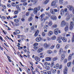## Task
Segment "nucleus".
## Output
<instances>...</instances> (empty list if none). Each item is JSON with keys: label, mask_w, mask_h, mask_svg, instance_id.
Here are the masks:
<instances>
[{"label": "nucleus", "mask_w": 74, "mask_h": 74, "mask_svg": "<svg viewBox=\"0 0 74 74\" xmlns=\"http://www.w3.org/2000/svg\"><path fill=\"white\" fill-rule=\"evenodd\" d=\"M50 12L51 14L55 15V13L58 12V10L56 9L51 8L50 9Z\"/></svg>", "instance_id": "f257e3e1"}, {"label": "nucleus", "mask_w": 74, "mask_h": 74, "mask_svg": "<svg viewBox=\"0 0 74 74\" xmlns=\"http://www.w3.org/2000/svg\"><path fill=\"white\" fill-rule=\"evenodd\" d=\"M61 27H64L65 26H67V23H66L65 21H62V22L61 23Z\"/></svg>", "instance_id": "f03ea898"}, {"label": "nucleus", "mask_w": 74, "mask_h": 74, "mask_svg": "<svg viewBox=\"0 0 74 74\" xmlns=\"http://www.w3.org/2000/svg\"><path fill=\"white\" fill-rule=\"evenodd\" d=\"M65 16H67V17H72V14H70L69 13V12H66L65 14H64Z\"/></svg>", "instance_id": "7ed1b4c3"}, {"label": "nucleus", "mask_w": 74, "mask_h": 74, "mask_svg": "<svg viewBox=\"0 0 74 74\" xmlns=\"http://www.w3.org/2000/svg\"><path fill=\"white\" fill-rule=\"evenodd\" d=\"M44 46L45 48H49L51 46V43H49L48 44L45 43L44 44Z\"/></svg>", "instance_id": "20e7f679"}, {"label": "nucleus", "mask_w": 74, "mask_h": 74, "mask_svg": "<svg viewBox=\"0 0 74 74\" xmlns=\"http://www.w3.org/2000/svg\"><path fill=\"white\" fill-rule=\"evenodd\" d=\"M70 23V26L69 28V29L71 30H73V26H74V22L71 21Z\"/></svg>", "instance_id": "39448f33"}, {"label": "nucleus", "mask_w": 74, "mask_h": 74, "mask_svg": "<svg viewBox=\"0 0 74 74\" xmlns=\"http://www.w3.org/2000/svg\"><path fill=\"white\" fill-rule=\"evenodd\" d=\"M51 6H53L54 8H56L57 7V5L56 4V2L53 1L51 3Z\"/></svg>", "instance_id": "423d86ee"}, {"label": "nucleus", "mask_w": 74, "mask_h": 74, "mask_svg": "<svg viewBox=\"0 0 74 74\" xmlns=\"http://www.w3.org/2000/svg\"><path fill=\"white\" fill-rule=\"evenodd\" d=\"M68 8H69V11H71L73 10V6L71 5H69L67 7Z\"/></svg>", "instance_id": "0eeeda50"}, {"label": "nucleus", "mask_w": 74, "mask_h": 74, "mask_svg": "<svg viewBox=\"0 0 74 74\" xmlns=\"http://www.w3.org/2000/svg\"><path fill=\"white\" fill-rule=\"evenodd\" d=\"M50 18L52 20H56L57 19L56 16L55 15H52Z\"/></svg>", "instance_id": "6e6552de"}, {"label": "nucleus", "mask_w": 74, "mask_h": 74, "mask_svg": "<svg viewBox=\"0 0 74 74\" xmlns=\"http://www.w3.org/2000/svg\"><path fill=\"white\" fill-rule=\"evenodd\" d=\"M38 12V11L37 10V7H35L34 9L33 13L34 14H37Z\"/></svg>", "instance_id": "1a4fd4ad"}, {"label": "nucleus", "mask_w": 74, "mask_h": 74, "mask_svg": "<svg viewBox=\"0 0 74 74\" xmlns=\"http://www.w3.org/2000/svg\"><path fill=\"white\" fill-rule=\"evenodd\" d=\"M58 28H56L54 29V34L56 35H57V34H58Z\"/></svg>", "instance_id": "9d476101"}, {"label": "nucleus", "mask_w": 74, "mask_h": 74, "mask_svg": "<svg viewBox=\"0 0 74 74\" xmlns=\"http://www.w3.org/2000/svg\"><path fill=\"white\" fill-rule=\"evenodd\" d=\"M63 73L64 74H67V67H65L64 69V70Z\"/></svg>", "instance_id": "9b49d317"}, {"label": "nucleus", "mask_w": 74, "mask_h": 74, "mask_svg": "<svg viewBox=\"0 0 74 74\" xmlns=\"http://www.w3.org/2000/svg\"><path fill=\"white\" fill-rule=\"evenodd\" d=\"M35 59L36 62H38L40 61V58H39V57H38L37 56H36L35 57Z\"/></svg>", "instance_id": "f8f14e48"}, {"label": "nucleus", "mask_w": 74, "mask_h": 74, "mask_svg": "<svg viewBox=\"0 0 74 74\" xmlns=\"http://www.w3.org/2000/svg\"><path fill=\"white\" fill-rule=\"evenodd\" d=\"M53 34V32L52 31H50L48 34V35L49 36H52Z\"/></svg>", "instance_id": "ddd939ff"}, {"label": "nucleus", "mask_w": 74, "mask_h": 74, "mask_svg": "<svg viewBox=\"0 0 74 74\" xmlns=\"http://www.w3.org/2000/svg\"><path fill=\"white\" fill-rule=\"evenodd\" d=\"M42 51H43V49L42 48H40L38 49L37 51L38 53H40Z\"/></svg>", "instance_id": "4468645a"}, {"label": "nucleus", "mask_w": 74, "mask_h": 74, "mask_svg": "<svg viewBox=\"0 0 74 74\" xmlns=\"http://www.w3.org/2000/svg\"><path fill=\"white\" fill-rule=\"evenodd\" d=\"M65 58V54H62L61 56V60H64V59Z\"/></svg>", "instance_id": "2eb2a0df"}, {"label": "nucleus", "mask_w": 74, "mask_h": 74, "mask_svg": "<svg viewBox=\"0 0 74 74\" xmlns=\"http://www.w3.org/2000/svg\"><path fill=\"white\" fill-rule=\"evenodd\" d=\"M64 10L63 9H62L60 11V14L61 15H64Z\"/></svg>", "instance_id": "dca6fc26"}, {"label": "nucleus", "mask_w": 74, "mask_h": 74, "mask_svg": "<svg viewBox=\"0 0 74 74\" xmlns=\"http://www.w3.org/2000/svg\"><path fill=\"white\" fill-rule=\"evenodd\" d=\"M69 25H67L64 28V30L65 32H67L69 30Z\"/></svg>", "instance_id": "f3484780"}, {"label": "nucleus", "mask_w": 74, "mask_h": 74, "mask_svg": "<svg viewBox=\"0 0 74 74\" xmlns=\"http://www.w3.org/2000/svg\"><path fill=\"white\" fill-rule=\"evenodd\" d=\"M38 33H39V30H37V31L35 32V33L34 35V36L35 37H37V36H38Z\"/></svg>", "instance_id": "a211bd4d"}, {"label": "nucleus", "mask_w": 74, "mask_h": 74, "mask_svg": "<svg viewBox=\"0 0 74 74\" xmlns=\"http://www.w3.org/2000/svg\"><path fill=\"white\" fill-rule=\"evenodd\" d=\"M45 14H41L40 16L39 17V19H41L43 17H44V16H45Z\"/></svg>", "instance_id": "6ab92c4d"}, {"label": "nucleus", "mask_w": 74, "mask_h": 74, "mask_svg": "<svg viewBox=\"0 0 74 74\" xmlns=\"http://www.w3.org/2000/svg\"><path fill=\"white\" fill-rule=\"evenodd\" d=\"M51 58L50 57H47L45 58V61H50L51 60Z\"/></svg>", "instance_id": "aec40b11"}, {"label": "nucleus", "mask_w": 74, "mask_h": 74, "mask_svg": "<svg viewBox=\"0 0 74 74\" xmlns=\"http://www.w3.org/2000/svg\"><path fill=\"white\" fill-rule=\"evenodd\" d=\"M41 40V37H38L36 39V41H37L38 42L40 41Z\"/></svg>", "instance_id": "412c9836"}, {"label": "nucleus", "mask_w": 74, "mask_h": 74, "mask_svg": "<svg viewBox=\"0 0 74 74\" xmlns=\"http://www.w3.org/2000/svg\"><path fill=\"white\" fill-rule=\"evenodd\" d=\"M62 39V41H63V42H67V39L65 38H61Z\"/></svg>", "instance_id": "4be33fe9"}, {"label": "nucleus", "mask_w": 74, "mask_h": 74, "mask_svg": "<svg viewBox=\"0 0 74 74\" xmlns=\"http://www.w3.org/2000/svg\"><path fill=\"white\" fill-rule=\"evenodd\" d=\"M59 3L60 4H64V1L63 0H59Z\"/></svg>", "instance_id": "5701e85b"}, {"label": "nucleus", "mask_w": 74, "mask_h": 74, "mask_svg": "<svg viewBox=\"0 0 74 74\" xmlns=\"http://www.w3.org/2000/svg\"><path fill=\"white\" fill-rule=\"evenodd\" d=\"M53 52L51 50H48L47 51V53L48 54H51Z\"/></svg>", "instance_id": "b1692460"}, {"label": "nucleus", "mask_w": 74, "mask_h": 74, "mask_svg": "<svg viewBox=\"0 0 74 74\" xmlns=\"http://www.w3.org/2000/svg\"><path fill=\"white\" fill-rule=\"evenodd\" d=\"M33 20V17H30L28 19V21L29 22H31Z\"/></svg>", "instance_id": "393cba45"}, {"label": "nucleus", "mask_w": 74, "mask_h": 74, "mask_svg": "<svg viewBox=\"0 0 74 74\" xmlns=\"http://www.w3.org/2000/svg\"><path fill=\"white\" fill-rule=\"evenodd\" d=\"M63 51V49L62 48H61L60 49V51L59 52V55H61V53H62V52Z\"/></svg>", "instance_id": "a878e982"}, {"label": "nucleus", "mask_w": 74, "mask_h": 74, "mask_svg": "<svg viewBox=\"0 0 74 74\" xmlns=\"http://www.w3.org/2000/svg\"><path fill=\"white\" fill-rule=\"evenodd\" d=\"M71 58H72V55L71 54L68 57V60H70L71 59Z\"/></svg>", "instance_id": "bb28decb"}, {"label": "nucleus", "mask_w": 74, "mask_h": 74, "mask_svg": "<svg viewBox=\"0 0 74 74\" xmlns=\"http://www.w3.org/2000/svg\"><path fill=\"white\" fill-rule=\"evenodd\" d=\"M49 25L50 26H51L52 25L53 23H52V22L51 21H50L48 22Z\"/></svg>", "instance_id": "cd10ccee"}, {"label": "nucleus", "mask_w": 74, "mask_h": 74, "mask_svg": "<svg viewBox=\"0 0 74 74\" xmlns=\"http://www.w3.org/2000/svg\"><path fill=\"white\" fill-rule=\"evenodd\" d=\"M34 27H35V26H34V25H33L31 27V30H34Z\"/></svg>", "instance_id": "c85d7f7f"}, {"label": "nucleus", "mask_w": 74, "mask_h": 74, "mask_svg": "<svg viewBox=\"0 0 74 74\" xmlns=\"http://www.w3.org/2000/svg\"><path fill=\"white\" fill-rule=\"evenodd\" d=\"M56 38V36H55L53 35V36L51 38V39L52 40H55Z\"/></svg>", "instance_id": "c756f323"}, {"label": "nucleus", "mask_w": 74, "mask_h": 74, "mask_svg": "<svg viewBox=\"0 0 74 74\" xmlns=\"http://www.w3.org/2000/svg\"><path fill=\"white\" fill-rule=\"evenodd\" d=\"M71 62H68L67 64V66L68 67H69L70 66H71Z\"/></svg>", "instance_id": "7c9ffc66"}, {"label": "nucleus", "mask_w": 74, "mask_h": 74, "mask_svg": "<svg viewBox=\"0 0 74 74\" xmlns=\"http://www.w3.org/2000/svg\"><path fill=\"white\" fill-rule=\"evenodd\" d=\"M58 59V58L57 57H54L53 59L52 60L53 61H56Z\"/></svg>", "instance_id": "2f4dec72"}, {"label": "nucleus", "mask_w": 74, "mask_h": 74, "mask_svg": "<svg viewBox=\"0 0 74 74\" xmlns=\"http://www.w3.org/2000/svg\"><path fill=\"white\" fill-rule=\"evenodd\" d=\"M14 21L16 23H18L19 22V19H14Z\"/></svg>", "instance_id": "473e14b6"}, {"label": "nucleus", "mask_w": 74, "mask_h": 74, "mask_svg": "<svg viewBox=\"0 0 74 74\" xmlns=\"http://www.w3.org/2000/svg\"><path fill=\"white\" fill-rule=\"evenodd\" d=\"M59 64H57L56 66V69H58L59 68Z\"/></svg>", "instance_id": "72a5a7b5"}, {"label": "nucleus", "mask_w": 74, "mask_h": 74, "mask_svg": "<svg viewBox=\"0 0 74 74\" xmlns=\"http://www.w3.org/2000/svg\"><path fill=\"white\" fill-rule=\"evenodd\" d=\"M39 19L40 20V21L41 22H43V23H44V22H45V19H44V18L43 19L42 18L41 19Z\"/></svg>", "instance_id": "f704fd0d"}, {"label": "nucleus", "mask_w": 74, "mask_h": 74, "mask_svg": "<svg viewBox=\"0 0 74 74\" xmlns=\"http://www.w3.org/2000/svg\"><path fill=\"white\" fill-rule=\"evenodd\" d=\"M60 44H58L56 45V48L57 49H59L60 48Z\"/></svg>", "instance_id": "c9c22d12"}, {"label": "nucleus", "mask_w": 74, "mask_h": 74, "mask_svg": "<svg viewBox=\"0 0 74 74\" xmlns=\"http://www.w3.org/2000/svg\"><path fill=\"white\" fill-rule=\"evenodd\" d=\"M46 69V70H49V69H50V67L49 66H46L45 67Z\"/></svg>", "instance_id": "e433bc0d"}, {"label": "nucleus", "mask_w": 74, "mask_h": 74, "mask_svg": "<svg viewBox=\"0 0 74 74\" xmlns=\"http://www.w3.org/2000/svg\"><path fill=\"white\" fill-rule=\"evenodd\" d=\"M49 0H46L44 2V3H45V4H47V3H49Z\"/></svg>", "instance_id": "4c0bfd02"}, {"label": "nucleus", "mask_w": 74, "mask_h": 74, "mask_svg": "<svg viewBox=\"0 0 74 74\" xmlns=\"http://www.w3.org/2000/svg\"><path fill=\"white\" fill-rule=\"evenodd\" d=\"M15 31L16 32L17 34H19V33H20V31H19V30L16 29Z\"/></svg>", "instance_id": "58836bf2"}, {"label": "nucleus", "mask_w": 74, "mask_h": 74, "mask_svg": "<svg viewBox=\"0 0 74 74\" xmlns=\"http://www.w3.org/2000/svg\"><path fill=\"white\" fill-rule=\"evenodd\" d=\"M43 74H47L48 73V72L46 70H45L43 71Z\"/></svg>", "instance_id": "ea45409f"}, {"label": "nucleus", "mask_w": 74, "mask_h": 74, "mask_svg": "<svg viewBox=\"0 0 74 74\" xmlns=\"http://www.w3.org/2000/svg\"><path fill=\"white\" fill-rule=\"evenodd\" d=\"M40 8L41 7H40V6H38V7L37 8V10L38 11H40Z\"/></svg>", "instance_id": "a19ab883"}, {"label": "nucleus", "mask_w": 74, "mask_h": 74, "mask_svg": "<svg viewBox=\"0 0 74 74\" xmlns=\"http://www.w3.org/2000/svg\"><path fill=\"white\" fill-rule=\"evenodd\" d=\"M67 59H65L64 60V63H67Z\"/></svg>", "instance_id": "79ce46f5"}, {"label": "nucleus", "mask_w": 74, "mask_h": 74, "mask_svg": "<svg viewBox=\"0 0 74 74\" xmlns=\"http://www.w3.org/2000/svg\"><path fill=\"white\" fill-rule=\"evenodd\" d=\"M69 45H67L65 47V49H67L69 48Z\"/></svg>", "instance_id": "37998d69"}, {"label": "nucleus", "mask_w": 74, "mask_h": 74, "mask_svg": "<svg viewBox=\"0 0 74 74\" xmlns=\"http://www.w3.org/2000/svg\"><path fill=\"white\" fill-rule=\"evenodd\" d=\"M52 71L53 74H55V73H56V69H54Z\"/></svg>", "instance_id": "c03bdc74"}, {"label": "nucleus", "mask_w": 74, "mask_h": 74, "mask_svg": "<svg viewBox=\"0 0 74 74\" xmlns=\"http://www.w3.org/2000/svg\"><path fill=\"white\" fill-rule=\"evenodd\" d=\"M18 10L15 11L14 12V14L15 15H16L18 14Z\"/></svg>", "instance_id": "a18cd8bd"}, {"label": "nucleus", "mask_w": 74, "mask_h": 74, "mask_svg": "<svg viewBox=\"0 0 74 74\" xmlns=\"http://www.w3.org/2000/svg\"><path fill=\"white\" fill-rule=\"evenodd\" d=\"M30 14V12H27L26 13V16H29V14Z\"/></svg>", "instance_id": "49530a36"}, {"label": "nucleus", "mask_w": 74, "mask_h": 74, "mask_svg": "<svg viewBox=\"0 0 74 74\" xmlns=\"http://www.w3.org/2000/svg\"><path fill=\"white\" fill-rule=\"evenodd\" d=\"M56 27H57V25L54 24L53 25V28H56Z\"/></svg>", "instance_id": "de8ad7c7"}, {"label": "nucleus", "mask_w": 74, "mask_h": 74, "mask_svg": "<svg viewBox=\"0 0 74 74\" xmlns=\"http://www.w3.org/2000/svg\"><path fill=\"white\" fill-rule=\"evenodd\" d=\"M12 6H13V7H15L16 5V4L15 3H12Z\"/></svg>", "instance_id": "09e8293b"}, {"label": "nucleus", "mask_w": 74, "mask_h": 74, "mask_svg": "<svg viewBox=\"0 0 74 74\" xmlns=\"http://www.w3.org/2000/svg\"><path fill=\"white\" fill-rule=\"evenodd\" d=\"M23 5L24 6H26V5H27V3L26 2L24 3L23 4Z\"/></svg>", "instance_id": "8fccbe9b"}, {"label": "nucleus", "mask_w": 74, "mask_h": 74, "mask_svg": "<svg viewBox=\"0 0 74 74\" xmlns=\"http://www.w3.org/2000/svg\"><path fill=\"white\" fill-rule=\"evenodd\" d=\"M54 47H55V45H53L50 47V49H53Z\"/></svg>", "instance_id": "3c124183"}, {"label": "nucleus", "mask_w": 74, "mask_h": 74, "mask_svg": "<svg viewBox=\"0 0 74 74\" xmlns=\"http://www.w3.org/2000/svg\"><path fill=\"white\" fill-rule=\"evenodd\" d=\"M44 55H42L40 56H39V58H40L41 59H43V58H44Z\"/></svg>", "instance_id": "603ef678"}, {"label": "nucleus", "mask_w": 74, "mask_h": 74, "mask_svg": "<svg viewBox=\"0 0 74 74\" xmlns=\"http://www.w3.org/2000/svg\"><path fill=\"white\" fill-rule=\"evenodd\" d=\"M26 0H21V3H24V2H26Z\"/></svg>", "instance_id": "864d4df0"}, {"label": "nucleus", "mask_w": 74, "mask_h": 74, "mask_svg": "<svg viewBox=\"0 0 74 74\" xmlns=\"http://www.w3.org/2000/svg\"><path fill=\"white\" fill-rule=\"evenodd\" d=\"M49 19V17L48 16H46L45 18H44V19L45 21V20H47Z\"/></svg>", "instance_id": "5fc2aeb1"}, {"label": "nucleus", "mask_w": 74, "mask_h": 74, "mask_svg": "<svg viewBox=\"0 0 74 74\" xmlns=\"http://www.w3.org/2000/svg\"><path fill=\"white\" fill-rule=\"evenodd\" d=\"M64 11L65 12H68V11H67V8H65L64 9Z\"/></svg>", "instance_id": "6e6d98bb"}, {"label": "nucleus", "mask_w": 74, "mask_h": 74, "mask_svg": "<svg viewBox=\"0 0 74 74\" xmlns=\"http://www.w3.org/2000/svg\"><path fill=\"white\" fill-rule=\"evenodd\" d=\"M35 71L36 72H37L38 73H39V71H38V69L37 68L35 69Z\"/></svg>", "instance_id": "4d7b16f0"}, {"label": "nucleus", "mask_w": 74, "mask_h": 74, "mask_svg": "<svg viewBox=\"0 0 74 74\" xmlns=\"http://www.w3.org/2000/svg\"><path fill=\"white\" fill-rule=\"evenodd\" d=\"M54 64H55V62H51V66H52H52H53V65H54Z\"/></svg>", "instance_id": "13d9d810"}, {"label": "nucleus", "mask_w": 74, "mask_h": 74, "mask_svg": "<svg viewBox=\"0 0 74 74\" xmlns=\"http://www.w3.org/2000/svg\"><path fill=\"white\" fill-rule=\"evenodd\" d=\"M37 45H38V43H35L34 45V47H36V46H37Z\"/></svg>", "instance_id": "bf43d9fd"}, {"label": "nucleus", "mask_w": 74, "mask_h": 74, "mask_svg": "<svg viewBox=\"0 0 74 74\" xmlns=\"http://www.w3.org/2000/svg\"><path fill=\"white\" fill-rule=\"evenodd\" d=\"M42 36H45V32H42Z\"/></svg>", "instance_id": "052dcab7"}, {"label": "nucleus", "mask_w": 74, "mask_h": 74, "mask_svg": "<svg viewBox=\"0 0 74 74\" xmlns=\"http://www.w3.org/2000/svg\"><path fill=\"white\" fill-rule=\"evenodd\" d=\"M7 6L9 8L10 7H11V5H10L9 4H8L7 5Z\"/></svg>", "instance_id": "680f3d73"}, {"label": "nucleus", "mask_w": 74, "mask_h": 74, "mask_svg": "<svg viewBox=\"0 0 74 74\" xmlns=\"http://www.w3.org/2000/svg\"><path fill=\"white\" fill-rule=\"evenodd\" d=\"M21 20L22 21H23V22H24L25 21V19L24 18H22L21 19Z\"/></svg>", "instance_id": "e2e57ef3"}, {"label": "nucleus", "mask_w": 74, "mask_h": 74, "mask_svg": "<svg viewBox=\"0 0 74 74\" xmlns=\"http://www.w3.org/2000/svg\"><path fill=\"white\" fill-rule=\"evenodd\" d=\"M34 49L37 50V49H38V47L36 46H34Z\"/></svg>", "instance_id": "0e129e2a"}, {"label": "nucleus", "mask_w": 74, "mask_h": 74, "mask_svg": "<svg viewBox=\"0 0 74 74\" xmlns=\"http://www.w3.org/2000/svg\"><path fill=\"white\" fill-rule=\"evenodd\" d=\"M72 42H74V36H73L72 39Z\"/></svg>", "instance_id": "69168bd1"}, {"label": "nucleus", "mask_w": 74, "mask_h": 74, "mask_svg": "<svg viewBox=\"0 0 74 74\" xmlns=\"http://www.w3.org/2000/svg\"><path fill=\"white\" fill-rule=\"evenodd\" d=\"M28 29L27 28L25 29V32H28Z\"/></svg>", "instance_id": "338daca9"}, {"label": "nucleus", "mask_w": 74, "mask_h": 74, "mask_svg": "<svg viewBox=\"0 0 74 74\" xmlns=\"http://www.w3.org/2000/svg\"><path fill=\"white\" fill-rule=\"evenodd\" d=\"M47 15H48V16H51V13H50V12H48Z\"/></svg>", "instance_id": "774afa93"}]
</instances>
